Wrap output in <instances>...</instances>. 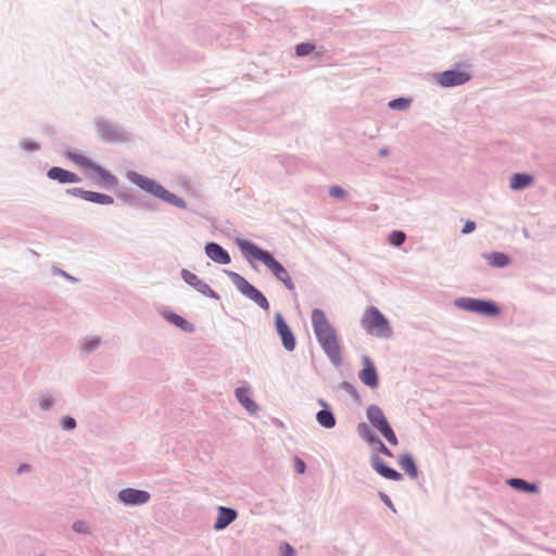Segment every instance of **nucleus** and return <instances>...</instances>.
I'll return each mask as SVG.
<instances>
[{"instance_id": "obj_38", "label": "nucleus", "mask_w": 556, "mask_h": 556, "mask_svg": "<svg viewBox=\"0 0 556 556\" xmlns=\"http://www.w3.org/2000/svg\"><path fill=\"white\" fill-rule=\"evenodd\" d=\"M329 195L336 199H343L348 195V192L341 186L334 185L329 188Z\"/></svg>"}, {"instance_id": "obj_14", "label": "nucleus", "mask_w": 556, "mask_h": 556, "mask_svg": "<svg viewBox=\"0 0 556 556\" xmlns=\"http://www.w3.org/2000/svg\"><path fill=\"white\" fill-rule=\"evenodd\" d=\"M317 404L321 407L315 415L317 424L325 429H333L337 425V418L332 407L323 397L317 399Z\"/></svg>"}, {"instance_id": "obj_13", "label": "nucleus", "mask_w": 556, "mask_h": 556, "mask_svg": "<svg viewBox=\"0 0 556 556\" xmlns=\"http://www.w3.org/2000/svg\"><path fill=\"white\" fill-rule=\"evenodd\" d=\"M371 468L382 478L392 481H402L403 475L389 466L377 453L370 456Z\"/></svg>"}, {"instance_id": "obj_4", "label": "nucleus", "mask_w": 556, "mask_h": 556, "mask_svg": "<svg viewBox=\"0 0 556 556\" xmlns=\"http://www.w3.org/2000/svg\"><path fill=\"white\" fill-rule=\"evenodd\" d=\"M454 306L469 313L484 317H497L501 315V306L493 300L471 296H459L454 300Z\"/></svg>"}, {"instance_id": "obj_28", "label": "nucleus", "mask_w": 556, "mask_h": 556, "mask_svg": "<svg viewBox=\"0 0 556 556\" xmlns=\"http://www.w3.org/2000/svg\"><path fill=\"white\" fill-rule=\"evenodd\" d=\"M65 157L74 162L75 164L79 165L86 170H89L94 163L91 159L76 151H67L65 153Z\"/></svg>"}, {"instance_id": "obj_24", "label": "nucleus", "mask_w": 556, "mask_h": 556, "mask_svg": "<svg viewBox=\"0 0 556 556\" xmlns=\"http://www.w3.org/2000/svg\"><path fill=\"white\" fill-rule=\"evenodd\" d=\"M506 483L514 490L525 494H536L540 491L536 482H530L522 478H509Z\"/></svg>"}, {"instance_id": "obj_25", "label": "nucleus", "mask_w": 556, "mask_h": 556, "mask_svg": "<svg viewBox=\"0 0 556 556\" xmlns=\"http://www.w3.org/2000/svg\"><path fill=\"white\" fill-rule=\"evenodd\" d=\"M356 431L358 435L369 445L374 446L380 442V437L375 428L365 421L357 424Z\"/></svg>"}, {"instance_id": "obj_21", "label": "nucleus", "mask_w": 556, "mask_h": 556, "mask_svg": "<svg viewBox=\"0 0 556 556\" xmlns=\"http://www.w3.org/2000/svg\"><path fill=\"white\" fill-rule=\"evenodd\" d=\"M397 464L400 468L410 478L417 479L419 476V469L416 460L410 453H404L399 456Z\"/></svg>"}, {"instance_id": "obj_22", "label": "nucleus", "mask_w": 556, "mask_h": 556, "mask_svg": "<svg viewBox=\"0 0 556 556\" xmlns=\"http://www.w3.org/2000/svg\"><path fill=\"white\" fill-rule=\"evenodd\" d=\"M235 394L240 405L250 414L258 409L257 403L250 396V389L248 387L236 388Z\"/></svg>"}, {"instance_id": "obj_11", "label": "nucleus", "mask_w": 556, "mask_h": 556, "mask_svg": "<svg viewBox=\"0 0 556 556\" xmlns=\"http://www.w3.org/2000/svg\"><path fill=\"white\" fill-rule=\"evenodd\" d=\"M65 192L68 195L79 198L87 202H91V203L99 204V205H111L114 203L113 197H111L109 194L97 192V191L85 190L80 187L68 188V189H66Z\"/></svg>"}, {"instance_id": "obj_54", "label": "nucleus", "mask_w": 556, "mask_h": 556, "mask_svg": "<svg viewBox=\"0 0 556 556\" xmlns=\"http://www.w3.org/2000/svg\"><path fill=\"white\" fill-rule=\"evenodd\" d=\"M554 553L556 554V551Z\"/></svg>"}, {"instance_id": "obj_30", "label": "nucleus", "mask_w": 556, "mask_h": 556, "mask_svg": "<svg viewBox=\"0 0 556 556\" xmlns=\"http://www.w3.org/2000/svg\"><path fill=\"white\" fill-rule=\"evenodd\" d=\"M407 239L406 233L403 230H392L388 236V242L390 245L399 248L401 247Z\"/></svg>"}, {"instance_id": "obj_44", "label": "nucleus", "mask_w": 556, "mask_h": 556, "mask_svg": "<svg viewBox=\"0 0 556 556\" xmlns=\"http://www.w3.org/2000/svg\"><path fill=\"white\" fill-rule=\"evenodd\" d=\"M73 530L76 532V533H81V534H88L90 531H89V527L87 526V523L83 520H76L74 523H73Z\"/></svg>"}, {"instance_id": "obj_45", "label": "nucleus", "mask_w": 556, "mask_h": 556, "mask_svg": "<svg viewBox=\"0 0 556 556\" xmlns=\"http://www.w3.org/2000/svg\"><path fill=\"white\" fill-rule=\"evenodd\" d=\"M293 460H294V470H295V472L299 473V475L305 473L306 468H307L306 467V463L302 458H300L298 456H295Z\"/></svg>"}, {"instance_id": "obj_15", "label": "nucleus", "mask_w": 556, "mask_h": 556, "mask_svg": "<svg viewBox=\"0 0 556 556\" xmlns=\"http://www.w3.org/2000/svg\"><path fill=\"white\" fill-rule=\"evenodd\" d=\"M205 255L218 265H228L231 262L229 252L219 243L208 241L204 245Z\"/></svg>"}, {"instance_id": "obj_42", "label": "nucleus", "mask_w": 556, "mask_h": 556, "mask_svg": "<svg viewBox=\"0 0 556 556\" xmlns=\"http://www.w3.org/2000/svg\"><path fill=\"white\" fill-rule=\"evenodd\" d=\"M100 338L93 337L90 340L86 341L84 344V351L87 353L93 352L100 345Z\"/></svg>"}, {"instance_id": "obj_31", "label": "nucleus", "mask_w": 556, "mask_h": 556, "mask_svg": "<svg viewBox=\"0 0 556 556\" xmlns=\"http://www.w3.org/2000/svg\"><path fill=\"white\" fill-rule=\"evenodd\" d=\"M387 441L389 444L396 446L399 444L397 437L391 427L390 422L377 430Z\"/></svg>"}, {"instance_id": "obj_8", "label": "nucleus", "mask_w": 556, "mask_h": 556, "mask_svg": "<svg viewBox=\"0 0 556 556\" xmlns=\"http://www.w3.org/2000/svg\"><path fill=\"white\" fill-rule=\"evenodd\" d=\"M94 127L98 137L105 143L127 142L130 137L126 130L109 121H98Z\"/></svg>"}, {"instance_id": "obj_50", "label": "nucleus", "mask_w": 556, "mask_h": 556, "mask_svg": "<svg viewBox=\"0 0 556 556\" xmlns=\"http://www.w3.org/2000/svg\"><path fill=\"white\" fill-rule=\"evenodd\" d=\"M59 274L70 281H77V278L73 277L72 275H70L68 273H66L63 269H59Z\"/></svg>"}, {"instance_id": "obj_7", "label": "nucleus", "mask_w": 556, "mask_h": 556, "mask_svg": "<svg viewBox=\"0 0 556 556\" xmlns=\"http://www.w3.org/2000/svg\"><path fill=\"white\" fill-rule=\"evenodd\" d=\"M472 75L469 71L463 70L459 64L454 65L452 68L435 73L433 75L434 81L442 88H454L468 83Z\"/></svg>"}, {"instance_id": "obj_5", "label": "nucleus", "mask_w": 556, "mask_h": 556, "mask_svg": "<svg viewBox=\"0 0 556 556\" xmlns=\"http://www.w3.org/2000/svg\"><path fill=\"white\" fill-rule=\"evenodd\" d=\"M361 323L368 333L379 338L389 339L393 334L389 319L376 306L366 308Z\"/></svg>"}, {"instance_id": "obj_26", "label": "nucleus", "mask_w": 556, "mask_h": 556, "mask_svg": "<svg viewBox=\"0 0 556 556\" xmlns=\"http://www.w3.org/2000/svg\"><path fill=\"white\" fill-rule=\"evenodd\" d=\"M356 431L358 435L369 445L374 446L380 442V437L375 428L365 421L357 424Z\"/></svg>"}, {"instance_id": "obj_10", "label": "nucleus", "mask_w": 556, "mask_h": 556, "mask_svg": "<svg viewBox=\"0 0 556 556\" xmlns=\"http://www.w3.org/2000/svg\"><path fill=\"white\" fill-rule=\"evenodd\" d=\"M151 500L148 491L135 488H125L117 493V501L127 507H136L147 504Z\"/></svg>"}, {"instance_id": "obj_46", "label": "nucleus", "mask_w": 556, "mask_h": 556, "mask_svg": "<svg viewBox=\"0 0 556 556\" xmlns=\"http://www.w3.org/2000/svg\"><path fill=\"white\" fill-rule=\"evenodd\" d=\"M378 496L380 498V501L388 507L390 508L393 513H396V509L390 498V496L388 494H386L384 492L382 491H379L378 492Z\"/></svg>"}, {"instance_id": "obj_27", "label": "nucleus", "mask_w": 556, "mask_h": 556, "mask_svg": "<svg viewBox=\"0 0 556 556\" xmlns=\"http://www.w3.org/2000/svg\"><path fill=\"white\" fill-rule=\"evenodd\" d=\"M490 266L494 268H504L511 262L510 256L504 252L493 251L483 254Z\"/></svg>"}, {"instance_id": "obj_48", "label": "nucleus", "mask_w": 556, "mask_h": 556, "mask_svg": "<svg viewBox=\"0 0 556 556\" xmlns=\"http://www.w3.org/2000/svg\"><path fill=\"white\" fill-rule=\"evenodd\" d=\"M137 206L142 207L144 210H149V211H154L156 208L155 203H153L151 201L138 202Z\"/></svg>"}, {"instance_id": "obj_53", "label": "nucleus", "mask_w": 556, "mask_h": 556, "mask_svg": "<svg viewBox=\"0 0 556 556\" xmlns=\"http://www.w3.org/2000/svg\"><path fill=\"white\" fill-rule=\"evenodd\" d=\"M522 232H523V236H525L526 238H528V237H529V232H528V230H527L526 228H523V231H522Z\"/></svg>"}, {"instance_id": "obj_18", "label": "nucleus", "mask_w": 556, "mask_h": 556, "mask_svg": "<svg viewBox=\"0 0 556 556\" xmlns=\"http://www.w3.org/2000/svg\"><path fill=\"white\" fill-rule=\"evenodd\" d=\"M238 518L237 509L228 506H218L216 520L213 525L215 531H222Z\"/></svg>"}, {"instance_id": "obj_20", "label": "nucleus", "mask_w": 556, "mask_h": 556, "mask_svg": "<svg viewBox=\"0 0 556 556\" xmlns=\"http://www.w3.org/2000/svg\"><path fill=\"white\" fill-rule=\"evenodd\" d=\"M366 417L369 421L368 425L372 426L376 430L389 424L383 410L376 404H370L366 408Z\"/></svg>"}, {"instance_id": "obj_36", "label": "nucleus", "mask_w": 556, "mask_h": 556, "mask_svg": "<svg viewBox=\"0 0 556 556\" xmlns=\"http://www.w3.org/2000/svg\"><path fill=\"white\" fill-rule=\"evenodd\" d=\"M20 147L27 152H37L41 149L39 142L28 137H25L20 141Z\"/></svg>"}, {"instance_id": "obj_52", "label": "nucleus", "mask_w": 556, "mask_h": 556, "mask_svg": "<svg viewBox=\"0 0 556 556\" xmlns=\"http://www.w3.org/2000/svg\"><path fill=\"white\" fill-rule=\"evenodd\" d=\"M378 154H379V156H381V157H386V156H388V155H389V149H388V148H386V147H383V148H381V149L378 151Z\"/></svg>"}, {"instance_id": "obj_51", "label": "nucleus", "mask_w": 556, "mask_h": 556, "mask_svg": "<svg viewBox=\"0 0 556 556\" xmlns=\"http://www.w3.org/2000/svg\"><path fill=\"white\" fill-rule=\"evenodd\" d=\"M475 4H479V5H488L492 2H494L495 0H471Z\"/></svg>"}, {"instance_id": "obj_2", "label": "nucleus", "mask_w": 556, "mask_h": 556, "mask_svg": "<svg viewBox=\"0 0 556 556\" xmlns=\"http://www.w3.org/2000/svg\"><path fill=\"white\" fill-rule=\"evenodd\" d=\"M313 330L321 350L334 367L342 365L341 345L337 330L329 323L321 308H314L311 315Z\"/></svg>"}, {"instance_id": "obj_32", "label": "nucleus", "mask_w": 556, "mask_h": 556, "mask_svg": "<svg viewBox=\"0 0 556 556\" xmlns=\"http://www.w3.org/2000/svg\"><path fill=\"white\" fill-rule=\"evenodd\" d=\"M315 49L316 46L313 42H301L294 47V53L299 58H304L312 54L315 51Z\"/></svg>"}, {"instance_id": "obj_41", "label": "nucleus", "mask_w": 556, "mask_h": 556, "mask_svg": "<svg viewBox=\"0 0 556 556\" xmlns=\"http://www.w3.org/2000/svg\"><path fill=\"white\" fill-rule=\"evenodd\" d=\"M374 446L376 447L374 453H377L378 455L382 454L387 457L393 456L392 451L383 443V441L381 439H380V442H378V444H376Z\"/></svg>"}, {"instance_id": "obj_43", "label": "nucleus", "mask_w": 556, "mask_h": 556, "mask_svg": "<svg viewBox=\"0 0 556 556\" xmlns=\"http://www.w3.org/2000/svg\"><path fill=\"white\" fill-rule=\"evenodd\" d=\"M39 406L41 410L49 412L54 406V399L52 396L42 397L39 402Z\"/></svg>"}, {"instance_id": "obj_19", "label": "nucleus", "mask_w": 556, "mask_h": 556, "mask_svg": "<svg viewBox=\"0 0 556 556\" xmlns=\"http://www.w3.org/2000/svg\"><path fill=\"white\" fill-rule=\"evenodd\" d=\"M162 315L167 323L174 325L186 333H193L195 330V327L192 323L173 311H164Z\"/></svg>"}, {"instance_id": "obj_1", "label": "nucleus", "mask_w": 556, "mask_h": 556, "mask_svg": "<svg viewBox=\"0 0 556 556\" xmlns=\"http://www.w3.org/2000/svg\"><path fill=\"white\" fill-rule=\"evenodd\" d=\"M235 243L239 248L240 252L242 253L243 257L249 262L252 263L254 261H257L262 263L269 271L270 274L279 281L281 282L285 288L291 292H295V285L287 270V268L274 256V254L261 248L253 241L245 239V238H236Z\"/></svg>"}, {"instance_id": "obj_39", "label": "nucleus", "mask_w": 556, "mask_h": 556, "mask_svg": "<svg viewBox=\"0 0 556 556\" xmlns=\"http://www.w3.org/2000/svg\"><path fill=\"white\" fill-rule=\"evenodd\" d=\"M295 548L288 542H282L279 545V556H294Z\"/></svg>"}, {"instance_id": "obj_3", "label": "nucleus", "mask_w": 556, "mask_h": 556, "mask_svg": "<svg viewBox=\"0 0 556 556\" xmlns=\"http://www.w3.org/2000/svg\"><path fill=\"white\" fill-rule=\"evenodd\" d=\"M126 178L134 185H136L138 188H140L142 191L152 195L153 198L161 200L162 202L173 205L175 207L185 211L189 210L188 204L184 198L173 193L157 180L147 177L135 170H127Z\"/></svg>"}, {"instance_id": "obj_16", "label": "nucleus", "mask_w": 556, "mask_h": 556, "mask_svg": "<svg viewBox=\"0 0 556 556\" xmlns=\"http://www.w3.org/2000/svg\"><path fill=\"white\" fill-rule=\"evenodd\" d=\"M93 172L97 176V185L101 188L111 190L116 189L119 181L115 175H113L111 172L102 167L98 163H93L91 168L89 169Z\"/></svg>"}, {"instance_id": "obj_9", "label": "nucleus", "mask_w": 556, "mask_h": 556, "mask_svg": "<svg viewBox=\"0 0 556 556\" xmlns=\"http://www.w3.org/2000/svg\"><path fill=\"white\" fill-rule=\"evenodd\" d=\"M274 326L285 350L293 352L296 348V338L280 312L275 313Z\"/></svg>"}, {"instance_id": "obj_47", "label": "nucleus", "mask_w": 556, "mask_h": 556, "mask_svg": "<svg viewBox=\"0 0 556 556\" xmlns=\"http://www.w3.org/2000/svg\"><path fill=\"white\" fill-rule=\"evenodd\" d=\"M477 228V225L473 220H467L464 225H463V228H462V233L463 235H469L471 232H473Z\"/></svg>"}, {"instance_id": "obj_49", "label": "nucleus", "mask_w": 556, "mask_h": 556, "mask_svg": "<svg viewBox=\"0 0 556 556\" xmlns=\"http://www.w3.org/2000/svg\"><path fill=\"white\" fill-rule=\"evenodd\" d=\"M31 470V466L29 464H21L17 469H16V473L17 475H23V473H26V472H29Z\"/></svg>"}, {"instance_id": "obj_40", "label": "nucleus", "mask_w": 556, "mask_h": 556, "mask_svg": "<svg viewBox=\"0 0 556 556\" xmlns=\"http://www.w3.org/2000/svg\"><path fill=\"white\" fill-rule=\"evenodd\" d=\"M118 198L131 206H137L138 202H139L138 198L135 194L129 193V192H122L118 194Z\"/></svg>"}, {"instance_id": "obj_29", "label": "nucleus", "mask_w": 556, "mask_h": 556, "mask_svg": "<svg viewBox=\"0 0 556 556\" xmlns=\"http://www.w3.org/2000/svg\"><path fill=\"white\" fill-rule=\"evenodd\" d=\"M194 290L199 292L200 294L213 299V300H219L220 295L213 290L208 283H206L204 280L200 279V281L194 287Z\"/></svg>"}, {"instance_id": "obj_34", "label": "nucleus", "mask_w": 556, "mask_h": 556, "mask_svg": "<svg viewBox=\"0 0 556 556\" xmlns=\"http://www.w3.org/2000/svg\"><path fill=\"white\" fill-rule=\"evenodd\" d=\"M339 388L349 393L355 403L359 404L362 402L357 389L351 382L344 380L339 384Z\"/></svg>"}, {"instance_id": "obj_33", "label": "nucleus", "mask_w": 556, "mask_h": 556, "mask_svg": "<svg viewBox=\"0 0 556 556\" xmlns=\"http://www.w3.org/2000/svg\"><path fill=\"white\" fill-rule=\"evenodd\" d=\"M410 103H412V99L410 98L399 97V98L392 99L389 102L388 106L391 110L404 111V110L409 108Z\"/></svg>"}, {"instance_id": "obj_35", "label": "nucleus", "mask_w": 556, "mask_h": 556, "mask_svg": "<svg viewBox=\"0 0 556 556\" xmlns=\"http://www.w3.org/2000/svg\"><path fill=\"white\" fill-rule=\"evenodd\" d=\"M180 277L184 280L185 283H187L189 287L193 288L197 286V283L200 281V278L190 271L189 269L182 268L180 270Z\"/></svg>"}, {"instance_id": "obj_23", "label": "nucleus", "mask_w": 556, "mask_h": 556, "mask_svg": "<svg viewBox=\"0 0 556 556\" xmlns=\"http://www.w3.org/2000/svg\"><path fill=\"white\" fill-rule=\"evenodd\" d=\"M533 182V175L525 172L514 173L509 178V188L514 191H521L531 187Z\"/></svg>"}, {"instance_id": "obj_37", "label": "nucleus", "mask_w": 556, "mask_h": 556, "mask_svg": "<svg viewBox=\"0 0 556 556\" xmlns=\"http://www.w3.org/2000/svg\"><path fill=\"white\" fill-rule=\"evenodd\" d=\"M60 427L64 431H73L77 427L76 419L71 415H65L60 419Z\"/></svg>"}, {"instance_id": "obj_17", "label": "nucleus", "mask_w": 556, "mask_h": 556, "mask_svg": "<svg viewBox=\"0 0 556 556\" xmlns=\"http://www.w3.org/2000/svg\"><path fill=\"white\" fill-rule=\"evenodd\" d=\"M47 177L51 180L58 181L59 184H77L81 181L80 176L76 173L65 169L60 166H52L47 170Z\"/></svg>"}, {"instance_id": "obj_6", "label": "nucleus", "mask_w": 556, "mask_h": 556, "mask_svg": "<svg viewBox=\"0 0 556 556\" xmlns=\"http://www.w3.org/2000/svg\"><path fill=\"white\" fill-rule=\"evenodd\" d=\"M228 276L230 281L237 288V290L247 299L254 302L258 307L264 311H268L270 307L269 301L264 295V293L258 290L255 286L249 282L242 275L232 271V270H224Z\"/></svg>"}, {"instance_id": "obj_12", "label": "nucleus", "mask_w": 556, "mask_h": 556, "mask_svg": "<svg viewBox=\"0 0 556 556\" xmlns=\"http://www.w3.org/2000/svg\"><path fill=\"white\" fill-rule=\"evenodd\" d=\"M363 368L358 371V379L370 389L379 387V375L374 361L368 355L362 356Z\"/></svg>"}]
</instances>
